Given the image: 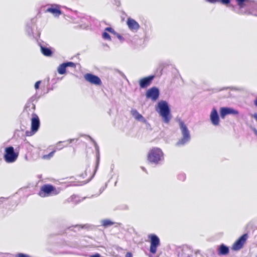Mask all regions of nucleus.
Instances as JSON below:
<instances>
[{
  "label": "nucleus",
  "instance_id": "nucleus-1",
  "mask_svg": "<svg viewBox=\"0 0 257 257\" xmlns=\"http://www.w3.org/2000/svg\"><path fill=\"white\" fill-rule=\"evenodd\" d=\"M163 159L164 153L161 149L154 147L150 150L147 155V160L150 163L158 164Z\"/></svg>",
  "mask_w": 257,
  "mask_h": 257
},
{
  "label": "nucleus",
  "instance_id": "nucleus-2",
  "mask_svg": "<svg viewBox=\"0 0 257 257\" xmlns=\"http://www.w3.org/2000/svg\"><path fill=\"white\" fill-rule=\"evenodd\" d=\"M60 191V188H56L51 184H46L41 186L38 195L41 197L55 196L59 194Z\"/></svg>",
  "mask_w": 257,
  "mask_h": 257
},
{
  "label": "nucleus",
  "instance_id": "nucleus-3",
  "mask_svg": "<svg viewBox=\"0 0 257 257\" xmlns=\"http://www.w3.org/2000/svg\"><path fill=\"white\" fill-rule=\"evenodd\" d=\"M158 106L159 109L158 112L162 117L164 121L166 123H169L171 119V115L167 102L165 101H161L158 103Z\"/></svg>",
  "mask_w": 257,
  "mask_h": 257
},
{
  "label": "nucleus",
  "instance_id": "nucleus-4",
  "mask_svg": "<svg viewBox=\"0 0 257 257\" xmlns=\"http://www.w3.org/2000/svg\"><path fill=\"white\" fill-rule=\"evenodd\" d=\"M150 239V252L152 254L149 255V257H158L154 255L157 251L158 247L160 245V240L158 236L155 234H150L148 236Z\"/></svg>",
  "mask_w": 257,
  "mask_h": 257
},
{
  "label": "nucleus",
  "instance_id": "nucleus-5",
  "mask_svg": "<svg viewBox=\"0 0 257 257\" xmlns=\"http://www.w3.org/2000/svg\"><path fill=\"white\" fill-rule=\"evenodd\" d=\"M179 125L182 135V138L177 143V145H183L190 140V135L186 125L182 120L179 121Z\"/></svg>",
  "mask_w": 257,
  "mask_h": 257
},
{
  "label": "nucleus",
  "instance_id": "nucleus-6",
  "mask_svg": "<svg viewBox=\"0 0 257 257\" xmlns=\"http://www.w3.org/2000/svg\"><path fill=\"white\" fill-rule=\"evenodd\" d=\"M32 116L31 131H27L26 132L25 135L27 137H31L35 134L38 131L40 125V119L37 114L33 113Z\"/></svg>",
  "mask_w": 257,
  "mask_h": 257
},
{
  "label": "nucleus",
  "instance_id": "nucleus-7",
  "mask_svg": "<svg viewBox=\"0 0 257 257\" xmlns=\"http://www.w3.org/2000/svg\"><path fill=\"white\" fill-rule=\"evenodd\" d=\"M18 153H16L13 147L10 146L5 149L4 159L7 163H13L18 157Z\"/></svg>",
  "mask_w": 257,
  "mask_h": 257
},
{
  "label": "nucleus",
  "instance_id": "nucleus-8",
  "mask_svg": "<svg viewBox=\"0 0 257 257\" xmlns=\"http://www.w3.org/2000/svg\"><path fill=\"white\" fill-rule=\"evenodd\" d=\"M176 251L178 257H191L194 254L193 250L186 245L178 247Z\"/></svg>",
  "mask_w": 257,
  "mask_h": 257
},
{
  "label": "nucleus",
  "instance_id": "nucleus-9",
  "mask_svg": "<svg viewBox=\"0 0 257 257\" xmlns=\"http://www.w3.org/2000/svg\"><path fill=\"white\" fill-rule=\"evenodd\" d=\"M248 238V235L245 233L239 237L232 245L231 249L237 251L241 249Z\"/></svg>",
  "mask_w": 257,
  "mask_h": 257
},
{
  "label": "nucleus",
  "instance_id": "nucleus-10",
  "mask_svg": "<svg viewBox=\"0 0 257 257\" xmlns=\"http://www.w3.org/2000/svg\"><path fill=\"white\" fill-rule=\"evenodd\" d=\"M84 78L86 81L92 84L95 85H101L102 82L99 77L91 73H86L84 75Z\"/></svg>",
  "mask_w": 257,
  "mask_h": 257
},
{
  "label": "nucleus",
  "instance_id": "nucleus-11",
  "mask_svg": "<svg viewBox=\"0 0 257 257\" xmlns=\"http://www.w3.org/2000/svg\"><path fill=\"white\" fill-rule=\"evenodd\" d=\"M146 95L147 98H151L153 101H156L159 97V90L156 87H152L147 91Z\"/></svg>",
  "mask_w": 257,
  "mask_h": 257
},
{
  "label": "nucleus",
  "instance_id": "nucleus-12",
  "mask_svg": "<svg viewBox=\"0 0 257 257\" xmlns=\"http://www.w3.org/2000/svg\"><path fill=\"white\" fill-rule=\"evenodd\" d=\"M238 114V111L232 108L223 107L220 109V115L222 118H224L227 115H237Z\"/></svg>",
  "mask_w": 257,
  "mask_h": 257
},
{
  "label": "nucleus",
  "instance_id": "nucleus-13",
  "mask_svg": "<svg viewBox=\"0 0 257 257\" xmlns=\"http://www.w3.org/2000/svg\"><path fill=\"white\" fill-rule=\"evenodd\" d=\"M154 78V76H149L141 79L139 80L140 87L142 88H145L150 86Z\"/></svg>",
  "mask_w": 257,
  "mask_h": 257
},
{
  "label": "nucleus",
  "instance_id": "nucleus-14",
  "mask_svg": "<svg viewBox=\"0 0 257 257\" xmlns=\"http://www.w3.org/2000/svg\"><path fill=\"white\" fill-rule=\"evenodd\" d=\"M210 119L214 125H218L219 123V117L216 109L213 108L211 112Z\"/></svg>",
  "mask_w": 257,
  "mask_h": 257
},
{
  "label": "nucleus",
  "instance_id": "nucleus-15",
  "mask_svg": "<svg viewBox=\"0 0 257 257\" xmlns=\"http://www.w3.org/2000/svg\"><path fill=\"white\" fill-rule=\"evenodd\" d=\"M126 24L129 29L132 31H137L140 28V25L135 20L130 18L127 19Z\"/></svg>",
  "mask_w": 257,
  "mask_h": 257
},
{
  "label": "nucleus",
  "instance_id": "nucleus-16",
  "mask_svg": "<svg viewBox=\"0 0 257 257\" xmlns=\"http://www.w3.org/2000/svg\"><path fill=\"white\" fill-rule=\"evenodd\" d=\"M45 12L50 13L55 16H59L61 14V11L60 10V7L58 5H52L50 8L47 9Z\"/></svg>",
  "mask_w": 257,
  "mask_h": 257
},
{
  "label": "nucleus",
  "instance_id": "nucleus-17",
  "mask_svg": "<svg viewBox=\"0 0 257 257\" xmlns=\"http://www.w3.org/2000/svg\"><path fill=\"white\" fill-rule=\"evenodd\" d=\"M90 168H87L86 169L84 173H82L81 176L85 178L86 181L90 180L94 175V172H91Z\"/></svg>",
  "mask_w": 257,
  "mask_h": 257
},
{
  "label": "nucleus",
  "instance_id": "nucleus-18",
  "mask_svg": "<svg viewBox=\"0 0 257 257\" xmlns=\"http://www.w3.org/2000/svg\"><path fill=\"white\" fill-rule=\"evenodd\" d=\"M108 32L112 34H115L114 30L111 27H107L105 29V32H104L102 34V38L107 40L110 41L111 37L110 35L106 32Z\"/></svg>",
  "mask_w": 257,
  "mask_h": 257
},
{
  "label": "nucleus",
  "instance_id": "nucleus-19",
  "mask_svg": "<svg viewBox=\"0 0 257 257\" xmlns=\"http://www.w3.org/2000/svg\"><path fill=\"white\" fill-rule=\"evenodd\" d=\"M229 251V248L224 244H221L218 249V254L219 255H226Z\"/></svg>",
  "mask_w": 257,
  "mask_h": 257
},
{
  "label": "nucleus",
  "instance_id": "nucleus-20",
  "mask_svg": "<svg viewBox=\"0 0 257 257\" xmlns=\"http://www.w3.org/2000/svg\"><path fill=\"white\" fill-rule=\"evenodd\" d=\"M240 9L250 5L253 2L251 0H235Z\"/></svg>",
  "mask_w": 257,
  "mask_h": 257
},
{
  "label": "nucleus",
  "instance_id": "nucleus-21",
  "mask_svg": "<svg viewBox=\"0 0 257 257\" xmlns=\"http://www.w3.org/2000/svg\"><path fill=\"white\" fill-rule=\"evenodd\" d=\"M101 225L104 227H107L113 225L115 223L110 219H106L101 220Z\"/></svg>",
  "mask_w": 257,
  "mask_h": 257
},
{
  "label": "nucleus",
  "instance_id": "nucleus-22",
  "mask_svg": "<svg viewBox=\"0 0 257 257\" xmlns=\"http://www.w3.org/2000/svg\"><path fill=\"white\" fill-rule=\"evenodd\" d=\"M41 52L42 54L46 56H51L52 55V51L48 48L41 47Z\"/></svg>",
  "mask_w": 257,
  "mask_h": 257
},
{
  "label": "nucleus",
  "instance_id": "nucleus-23",
  "mask_svg": "<svg viewBox=\"0 0 257 257\" xmlns=\"http://www.w3.org/2000/svg\"><path fill=\"white\" fill-rule=\"evenodd\" d=\"M66 67L64 63H63L61 64V65H60L59 66V67H58V69H57L58 72L60 74H61V75L64 74L66 73Z\"/></svg>",
  "mask_w": 257,
  "mask_h": 257
},
{
  "label": "nucleus",
  "instance_id": "nucleus-24",
  "mask_svg": "<svg viewBox=\"0 0 257 257\" xmlns=\"http://www.w3.org/2000/svg\"><path fill=\"white\" fill-rule=\"evenodd\" d=\"M55 151H52L48 155H45L42 156V159L44 160H49L54 155L55 153Z\"/></svg>",
  "mask_w": 257,
  "mask_h": 257
},
{
  "label": "nucleus",
  "instance_id": "nucleus-25",
  "mask_svg": "<svg viewBox=\"0 0 257 257\" xmlns=\"http://www.w3.org/2000/svg\"><path fill=\"white\" fill-rule=\"evenodd\" d=\"M133 115L135 117L136 119L138 120H140L143 118V116L140 114L136 110L133 111Z\"/></svg>",
  "mask_w": 257,
  "mask_h": 257
},
{
  "label": "nucleus",
  "instance_id": "nucleus-26",
  "mask_svg": "<svg viewBox=\"0 0 257 257\" xmlns=\"http://www.w3.org/2000/svg\"><path fill=\"white\" fill-rule=\"evenodd\" d=\"M64 63L66 67H71L75 68L76 67L75 63H74L72 62H68Z\"/></svg>",
  "mask_w": 257,
  "mask_h": 257
},
{
  "label": "nucleus",
  "instance_id": "nucleus-27",
  "mask_svg": "<svg viewBox=\"0 0 257 257\" xmlns=\"http://www.w3.org/2000/svg\"><path fill=\"white\" fill-rule=\"evenodd\" d=\"M15 257H31V256L26 254H24L23 253H19L17 254L16 255Z\"/></svg>",
  "mask_w": 257,
  "mask_h": 257
},
{
  "label": "nucleus",
  "instance_id": "nucleus-28",
  "mask_svg": "<svg viewBox=\"0 0 257 257\" xmlns=\"http://www.w3.org/2000/svg\"><path fill=\"white\" fill-rule=\"evenodd\" d=\"M219 2H220L221 4L225 5H228L230 1V0H219Z\"/></svg>",
  "mask_w": 257,
  "mask_h": 257
},
{
  "label": "nucleus",
  "instance_id": "nucleus-29",
  "mask_svg": "<svg viewBox=\"0 0 257 257\" xmlns=\"http://www.w3.org/2000/svg\"><path fill=\"white\" fill-rule=\"evenodd\" d=\"M40 83H41V81H38L36 82V83L35 84V88L36 89H38L39 88V85H40Z\"/></svg>",
  "mask_w": 257,
  "mask_h": 257
},
{
  "label": "nucleus",
  "instance_id": "nucleus-30",
  "mask_svg": "<svg viewBox=\"0 0 257 257\" xmlns=\"http://www.w3.org/2000/svg\"><path fill=\"white\" fill-rule=\"evenodd\" d=\"M8 198L4 197H0V204H2L5 200H7Z\"/></svg>",
  "mask_w": 257,
  "mask_h": 257
},
{
  "label": "nucleus",
  "instance_id": "nucleus-31",
  "mask_svg": "<svg viewBox=\"0 0 257 257\" xmlns=\"http://www.w3.org/2000/svg\"><path fill=\"white\" fill-rule=\"evenodd\" d=\"M90 257H101V255L99 253H95L94 254L90 255Z\"/></svg>",
  "mask_w": 257,
  "mask_h": 257
},
{
  "label": "nucleus",
  "instance_id": "nucleus-32",
  "mask_svg": "<svg viewBox=\"0 0 257 257\" xmlns=\"http://www.w3.org/2000/svg\"><path fill=\"white\" fill-rule=\"evenodd\" d=\"M207 2L210 3H215L219 2V0H206Z\"/></svg>",
  "mask_w": 257,
  "mask_h": 257
},
{
  "label": "nucleus",
  "instance_id": "nucleus-33",
  "mask_svg": "<svg viewBox=\"0 0 257 257\" xmlns=\"http://www.w3.org/2000/svg\"><path fill=\"white\" fill-rule=\"evenodd\" d=\"M125 257H133L132 253L127 252L125 254Z\"/></svg>",
  "mask_w": 257,
  "mask_h": 257
},
{
  "label": "nucleus",
  "instance_id": "nucleus-34",
  "mask_svg": "<svg viewBox=\"0 0 257 257\" xmlns=\"http://www.w3.org/2000/svg\"><path fill=\"white\" fill-rule=\"evenodd\" d=\"M253 103L254 105L257 107V97L254 99Z\"/></svg>",
  "mask_w": 257,
  "mask_h": 257
},
{
  "label": "nucleus",
  "instance_id": "nucleus-35",
  "mask_svg": "<svg viewBox=\"0 0 257 257\" xmlns=\"http://www.w3.org/2000/svg\"><path fill=\"white\" fill-rule=\"evenodd\" d=\"M253 117L254 118V119L256 120V121H257V113H255L253 115Z\"/></svg>",
  "mask_w": 257,
  "mask_h": 257
},
{
  "label": "nucleus",
  "instance_id": "nucleus-36",
  "mask_svg": "<svg viewBox=\"0 0 257 257\" xmlns=\"http://www.w3.org/2000/svg\"><path fill=\"white\" fill-rule=\"evenodd\" d=\"M35 106L34 105H33V109H35Z\"/></svg>",
  "mask_w": 257,
  "mask_h": 257
},
{
  "label": "nucleus",
  "instance_id": "nucleus-37",
  "mask_svg": "<svg viewBox=\"0 0 257 257\" xmlns=\"http://www.w3.org/2000/svg\"><path fill=\"white\" fill-rule=\"evenodd\" d=\"M118 37L119 38H120L121 36H120V35H118Z\"/></svg>",
  "mask_w": 257,
  "mask_h": 257
},
{
  "label": "nucleus",
  "instance_id": "nucleus-38",
  "mask_svg": "<svg viewBox=\"0 0 257 257\" xmlns=\"http://www.w3.org/2000/svg\"><path fill=\"white\" fill-rule=\"evenodd\" d=\"M142 169L144 171H146V169L144 168H142Z\"/></svg>",
  "mask_w": 257,
  "mask_h": 257
},
{
  "label": "nucleus",
  "instance_id": "nucleus-39",
  "mask_svg": "<svg viewBox=\"0 0 257 257\" xmlns=\"http://www.w3.org/2000/svg\"><path fill=\"white\" fill-rule=\"evenodd\" d=\"M95 170H96V168H95V171H93V172H94V173H95Z\"/></svg>",
  "mask_w": 257,
  "mask_h": 257
}]
</instances>
